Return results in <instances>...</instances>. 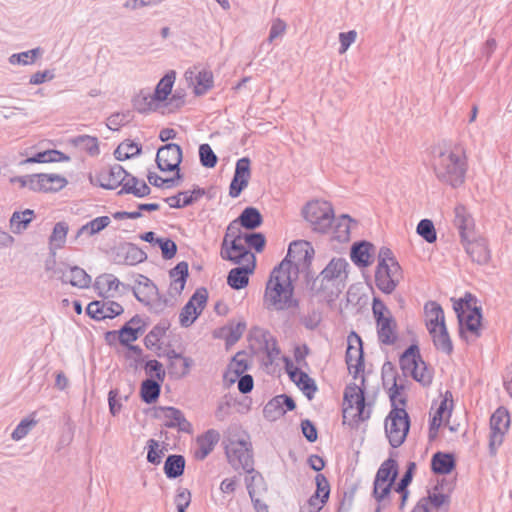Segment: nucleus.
<instances>
[{"label": "nucleus", "mask_w": 512, "mask_h": 512, "mask_svg": "<svg viewBox=\"0 0 512 512\" xmlns=\"http://www.w3.org/2000/svg\"><path fill=\"white\" fill-rule=\"evenodd\" d=\"M157 246L161 249L162 257L165 260L172 259L177 253V245L170 238H159Z\"/></svg>", "instance_id": "69168bd1"}, {"label": "nucleus", "mask_w": 512, "mask_h": 512, "mask_svg": "<svg viewBox=\"0 0 512 512\" xmlns=\"http://www.w3.org/2000/svg\"><path fill=\"white\" fill-rule=\"evenodd\" d=\"M40 54V48L31 49L17 54H12L9 58L11 64L28 65L35 62Z\"/></svg>", "instance_id": "680f3d73"}, {"label": "nucleus", "mask_w": 512, "mask_h": 512, "mask_svg": "<svg viewBox=\"0 0 512 512\" xmlns=\"http://www.w3.org/2000/svg\"><path fill=\"white\" fill-rule=\"evenodd\" d=\"M246 329L245 322H238L237 324H231L222 328V331H227L225 335L226 345H234L243 335Z\"/></svg>", "instance_id": "5fc2aeb1"}, {"label": "nucleus", "mask_w": 512, "mask_h": 512, "mask_svg": "<svg viewBox=\"0 0 512 512\" xmlns=\"http://www.w3.org/2000/svg\"><path fill=\"white\" fill-rule=\"evenodd\" d=\"M416 469V463L415 462H408L406 471L400 478L399 482L396 484L394 490L396 492H404L409 491L408 486L411 484L414 476V472Z\"/></svg>", "instance_id": "0e129e2a"}, {"label": "nucleus", "mask_w": 512, "mask_h": 512, "mask_svg": "<svg viewBox=\"0 0 512 512\" xmlns=\"http://www.w3.org/2000/svg\"><path fill=\"white\" fill-rule=\"evenodd\" d=\"M185 458L180 454H170L164 462V473L168 479H176L184 474Z\"/></svg>", "instance_id": "72a5a7b5"}, {"label": "nucleus", "mask_w": 512, "mask_h": 512, "mask_svg": "<svg viewBox=\"0 0 512 512\" xmlns=\"http://www.w3.org/2000/svg\"><path fill=\"white\" fill-rule=\"evenodd\" d=\"M36 413H31L28 417L22 419L20 423L16 426L11 434V438L15 441H19L26 437L28 433L31 431L33 427L38 423L35 418Z\"/></svg>", "instance_id": "a18cd8bd"}, {"label": "nucleus", "mask_w": 512, "mask_h": 512, "mask_svg": "<svg viewBox=\"0 0 512 512\" xmlns=\"http://www.w3.org/2000/svg\"><path fill=\"white\" fill-rule=\"evenodd\" d=\"M104 300H94L86 307V314L96 320L101 321L105 319Z\"/></svg>", "instance_id": "338daca9"}, {"label": "nucleus", "mask_w": 512, "mask_h": 512, "mask_svg": "<svg viewBox=\"0 0 512 512\" xmlns=\"http://www.w3.org/2000/svg\"><path fill=\"white\" fill-rule=\"evenodd\" d=\"M302 214L313 231L321 234L328 233L335 221L334 209L328 201H310L303 207Z\"/></svg>", "instance_id": "6e6552de"}, {"label": "nucleus", "mask_w": 512, "mask_h": 512, "mask_svg": "<svg viewBox=\"0 0 512 512\" xmlns=\"http://www.w3.org/2000/svg\"><path fill=\"white\" fill-rule=\"evenodd\" d=\"M35 217L32 209H25L22 212L15 211L10 218V228L14 234H20L27 229Z\"/></svg>", "instance_id": "4c0bfd02"}, {"label": "nucleus", "mask_w": 512, "mask_h": 512, "mask_svg": "<svg viewBox=\"0 0 512 512\" xmlns=\"http://www.w3.org/2000/svg\"><path fill=\"white\" fill-rule=\"evenodd\" d=\"M131 113L130 111L126 112H116L111 114L107 119V127L112 131H118L120 127L127 125L130 122Z\"/></svg>", "instance_id": "052dcab7"}, {"label": "nucleus", "mask_w": 512, "mask_h": 512, "mask_svg": "<svg viewBox=\"0 0 512 512\" xmlns=\"http://www.w3.org/2000/svg\"><path fill=\"white\" fill-rule=\"evenodd\" d=\"M454 226L457 228L461 242L475 236L474 232V219L467 211L466 207L462 204L456 205L454 208Z\"/></svg>", "instance_id": "a211bd4d"}, {"label": "nucleus", "mask_w": 512, "mask_h": 512, "mask_svg": "<svg viewBox=\"0 0 512 512\" xmlns=\"http://www.w3.org/2000/svg\"><path fill=\"white\" fill-rule=\"evenodd\" d=\"M348 267L349 263L346 261V259L334 257L321 271V273H323L324 279L329 280L332 282V284L338 287L340 283L347 279Z\"/></svg>", "instance_id": "6ab92c4d"}, {"label": "nucleus", "mask_w": 512, "mask_h": 512, "mask_svg": "<svg viewBox=\"0 0 512 512\" xmlns=\"http://www.w3.org/2000/svg\"><path fill=\"white\" fill-rule=\"evenodd\" d=\"M200 314V310H197V307H195L191 301H188L181 309L179 314V321L181 326H191Z\"/></svg>", "instance_id": "864d4df0"}, {"label": "nucleus", "mask_w": 512, "mask_h": 512, "mask_svg": "<svg viewBox=\"0 0 512 512\" xmlns=\"http://www.w3.org/2000/svg\"><path fill=\"white\" fill-rule=\"evenodd\" d=\"M154 102L157 101L153 99V95L144 89L140 90L139 93L132 98V106L140 114H147L155 110Z\"/></svg>", "instance_id": "ea45409f"}, {"label": "nucleus", "mask_w": 512, "mask_h": 512, "mask_svg": "<svg viewBox=\"0 0 512 512\" xmlns=\"http://www.w3.org/2000/svg\"><path fill=\"white\" fill-rule=\"evenodd\" d=\"M435 348L446 355H450L453 352V343L448 333L446 324L440 325L434 329L433 332H429Z\"/></svg>", "instance_id": "473e14b6"}, {"label": "nucleus", "mask_w": 512, "mask_h": 512, "mask_svg": "<svg viewBox=\"0 0 512 512\" xmlns=\"http://www.w3.org/2000/svg\"><path fill=\"white\" fill-rule=\"evenodd\" d=\"M314 256L312 245L304 240L290 243L285 258L272 270L266 284L265 301L276 310L298 308L299 301L293 298L294 286L292 271L297 274L300 269L309 270Z\"/></svg>", "instance_id": "f257e3e1"}, {"label": "nucleus", "mask_w": 512, "mask_h": 512, "mask_svg": "<svg viewBox=\"0 0 512 512\" xmlns=\"http://www.w3.org/2000/svg\"><path fill=\"white\" fill-rule=\"evenodd\" d=\"M461 243L473 262L479 265L488 264L491 259V252L485 238L473 236Z\"/></svg>", "instance_id": "dca6fc26"}, {"label": "nucleus", "mask_w": 512, "mask_h": 512, "mask_svg": "<svg viewBox=\"0 0 512 512\" xmlns=\"http://www.w3.org/2000/svg\"><path fill=\"white\" fill-rule=\"evenodd\" d=\"M157 291L156 285L147 276L142 274L136 275L132 292L139 302L148 305L152 296L157 293Z\"/></svg>", "instance_id": "4be33fe9"}, {"label": "nucleus", "mask_w": 512, "mask_h": 512, "mask_svg": "<svg viewBox=\"0 0 512 512\" xmlns=\"http://www.w3.org/2000/svg\"><path fill=\"white\" fill-rule=\"evenodd\" d=\"M169 276L172 279L170 283V290H174L175 293L180 294L187 282V278L189 276V266L186 261H181L176 264L169 271Z\"/></svg>", "instance_id": "c85d7f7f"}, {"label": "nucleus", "mask_w": 512, "mask_h": 512, "mask_svg": "<svg viewBox=\"0 0 512 512\" xmlns=\"http://www.w3.org/2000/svg\"><path fill=\"white\" fill-rule=\"evenodd\" d=\"M394 484L395 481L392 480V482L389 481L383 485L378 486L376 490L375 486L373 485L372 496L378 504H383V507H385L386 501L390 500V494Z\"/></svg>", "instance_id": "e2e57ef3"}, {"label": "nucleus", "mask_w": 512, "mask_h": 512, "mask_svg": "<svg viewBox=\"0 0 512 512\" xmlns=\"http://www.w3.org/2000/svg\"><path fill=\"white\" fill-rule=\"evenodd\" d=\"M402 268L398 262L376 267L375 285L384 294H392L402 280Z\"/></svg>", "instance_id": "9d476101"}, {"label": "nucleus", "mask_w": 512, "mask_h": 512, "mask_svg": "<svg viewBox=\"0 0 512 512\" xmlns=\"http://www.w3.org/2000/svg\"><path fill=\"white\" fill-rule=\"evenodd\" d=\"M121 281L113 274L104 273L96 277L93 284L97 295L103 299L114 297L113 291L120 288Z\"/></svg>", "instance_id": "5701e85b"}, {"label": "nucleus", "mask_w": 512, "mask_h": 512, "mask_svg": "<svg viewBox=\"0 0 512 512\" xmlns=\"http://www.w3.org/2000/svg\"><path fill=\"white\" fill-rule=\"evenodd\" d=\"M159 446V442L155 439H149L147 441V462L153 465H159L161 463L166 448L163 447L160 449Z\"/></svg>", "instance_id": "bf43d9fd"}, {"label": "nucleus", "mask_w": 512, "mask_h": 512, "mask_svg": "<svg viewBox=\"0 0 512 512\" xmlns=\"http://www.w3.org/2000/svg\"><path fill=\"white\" fill-rule=\"evenodd\" d=\"M433 170L439 182L456 189L465 182L468 164L464 154L444 151L435 156Z\"/></svg>", "instance_id": "20e7f679"}, {"label": "nucleus", "mask_w": 512, "mask_h": 512, "mask_svg": "<svg viewBox=\"0 0 512 512\" xmlns=\"http://www.w3.org/2000/svg\"><path fill=\"white\" fill-rule=\"evenodd\" d=\"M315 482L316 491L307 501L309 512H319L327 503L330 495V484L324 474L318 473Z\"/></svg>", "instance_id": "f3484780"}, {"label": "nucleus", "mask_w": 512, "mask_h": 512, "mask_svg": "<svg viewBox=\"0 0 512 512\" xmlns=\"http://www.w3.org/2000/svg\"><path fill=\"white\" fill-rule=\"evenodd\" d=\"M348 346L345 353V361L348 370L357 378L360 372L364 371V351L361 337L352 331L347 338Z\"/></svg>", "instance_id": "9b49d317"}, {"label": "nucleus", "mask_w": 512, "mask_h": 512, "mask_svg": "<svg viewBox=\"0 0 512 512\" xmlns=\"http://www.w3.org/2000/svg\"><path fill=\"white\" fill-rule=\"evenodd\" d=\"M425 312L429 317L426 327L429 332H433L435 328L445 323L444 311L436 301H429L425 304Z\"/></svg>", "instance_id": "f704fd0d"}, {"label": "nucleus", "mask_w": 512, "mask_h": 512, "mask_svg": "<svg viewBox=\"0 0 512 512\" xmlns=\"http://www.w3.org/2000/svg\"><path fill=\"white\" fill-rule=\"evenodd\" d=\"M69 160L70 157L67 154L56 149H49L24 159L21 164L68 162Z\"/></svg>", "instance_id": "c756f323"}, {"label": "nucleus", "mask_w": 512, "mask_h": 512, "mask_svg": "<svg viewBox=\"0 0 512 512\" xmlns=\"http://www.w3.org/2000/svg\"><path fill=\"white\" fill-rule=\"evenodd\" d=\"M157 355L165 356L168 359L169 374L177 379L186 377L194 364L192 358L186 357L172 348L166 349L163 354L157 353Z\"/></svg>", "instance_id": "ddd939ff"}, {"label": "nucleus", "mask_w": 512, "mask_h": 512, "mask_svg": "<svg viewBox=\"0 0 512 512\" xmlns=\"http://www.w3.org/2000/svg\"><path fill=\"white\" fill-rule=\"evenodd\" d=\"M358 485L351 484L347 487L343 492V498L340 502V506L338 508V512H349L354 501L355 493L357 491Z\"/></svg>", "instance_id": "774afa93"}, {"label": "nucleus", "mask_w": 512, "mask_h": 512, "mask_svg": "<svg viewBox=\"0 0 512 512\" xmlns=\"http://www.w3.org/2000/svg\"><path fill=\"white\" fill-rule=\"evenodd\" d=\"M390 373L392 377V387L389 389V398L391 401L392 409L386 417L385 421V433L388 438L389 444L393 448L401 446L410 429V417L404 408H399L397 403L402 405L406 404V398L399 397L401 391L404 389V385L397 383V373L393 364L389 361L385 362L382 367L383 382L387 374Z\"/></svg>", "instance_id": "f03ea898"}, {"label": "nucleus", "mask_w": 512, "mask_h": 512, "mask_svg": "<svg viewBox=\"0 0 512 512\" xmlns=\"http://www.w3.org/2000/svg\"><path fill=\"white\" fill-rule=\"evenodd\" d=\"M183 160V151L176 143H167L161 146L156 154L157 168L162 172H172L178 169Z\"/></svg>", "instance_id": "f8f14e48"}, {"label": "nucleus", "mask_w": 512, "mask_h": 512, "mask_svg": "<svg viewBox=\"0 0 512 512\" xmlns=\"http://www.w3.org/2000/svg\"><path fill=\"white\" fill-rule=\"evenodd\" d=\"M416 232L429 244H432L437 240V232L433 221L430 219L420 220L417 224Z\"/></svg>", "instance_id": "09e8293b"}, {"label": "nucleus", "mask_w": 512, "mask_h": 512, "mask_svg": "<svg viewBox=\"0 0 512 512\" xmlns=\"http://www.w3.org/2000/svg\"><path fill=\"white\" fill-rule=\"evenodd\" d=\"M69 143L75 147H81L90 156L100 154L98 138L90 135H78L69 139Z\"/></svg>", "instance_id": "58836bf2"}, {"label": "nucleus", "mask_w": 512, "mask_h": 512, "mask_svg": "<svg viewBox=\"0 0 512 512\" xmlns=\"http://www.w3.org/2000/svg\"><path fill=\"white\" fill-rule=\"evenodd\" d=\"M142 153V145L131 140H124L114 151V156L118 161H124Z\"/></svg>", "instance_id": "a19ab883"}, {"label": "nucleus", "mask_w": 512, "mask_h": 512, "mask_svg": "<svg viewBox=\"0 0 512 512\" xmlns=\"http://www.w3.org/2000/svg\"><path fill=\"white\" fill-rule=\"evenodd\" d=\"M144 370L146 374L149 375V378L164 382L166 372L163 368V364L160 361L156 359L146 361Z\"/></svg>", "instance_id": "13d9d810"}, {"label": "nucleus", "mask_w": 512, "mask_h": 512, "mask_svg": "<svg viewBox=\"0 0 512 512\" xmlns=\"http://www.w3.org/2000/svg\"><path fill=\"white\" fill-rule=\"evenodd\" d=\"M68 224L64 221L57 222L54 227L52 234L50 235L49 242L56 248H61L65 244L66 236L68 233Z\"/></svg>", "instance_id": "3c124183"}, {"label": "nucleus", "mask_w": 512, "mask_h": 512, "mask_svg": "<svg viewBox=\"0 0 512 512\" xmlns=\"http://www.w3.org/2000/svg\"><path fill=\"white\" fill-rule=\"evenodd\" d=\"M236 221L247 230H255L263 223V217L260 211L252 206L246 207Z\"/></svg>", "instance_id": "c9c22d12"}, {"label": "nucleus", "mask_w": 512, "mask_h": 512, "mask_svg": "<svg viewBox=\"0 0 512 512\" xmlns=\"http://www.w3.org/2000/svg\"><path fill=\"white\" fill-rule=\"evenodd\" d=\"M91 276L81 267L72 266V278L69 284L77 288H88L91 284Z\"/></svg>", "instance_id": "603ef678"}, {"label": "nucleus", "mask_w": 512, "mask_h": 512, "mask_svg": "<svg viewBox=\"0 0 512 512\" xmlns=\"http://www.w3.org/2000/svg\"><path fill=\"white\" fill-rule=\"evenodd\" d=\"M196 86L194 93L197 96L206 94L210 89L213 88V74L209 70H202L196 76Z\"/></svg>", "instance_id": "49530a36"}, {"label": "nucleus", "mask_w": 512, "mask_h": 512, "mask_svg": "<svg viewBox=\"0 0 512 512\" xmlns=\"http://www.w3.org/2000/svg\"><path fill=\"white\" fill-rule=\"evenodd\" d=\"M377 325V336L380 343L384 345H393L397 340V323L392 315L375 321Z\"/></svg>", "instance_id": "a878e982"}, {"label": "nucleus", "mask_w": 512, "mask_h": 512, "mask_svg": "<svg viewBox=\"0 0 512 512\" xmlns=\"http://www.w3.org/2000/svg\"><path fill=\"white\" fill-rule=\"evenodd\" d=\"M158 410L164 413L166 421L164 426L167 428H177L178 431L184 433H192V424L185 418L183 412L175 407H159Z\"/></svg>", "instance_id": "aec40b11"}, {"label": "nucleus", "mask_w": 512, "mask_h": 512, "mask_svg": "<svg viewBox=\"0 0 512 512\" xmlns=\"http://www.w3.org/2000/svg\"><path fill=\"white\" fill-rule=\"evenodd\" d=\"M373 250L374 245L368 241L355 242L350 250V258L356 266L367 267L372 263L371 252Z\"/></svg>", "instance_id": "393cba45"}, {"label": "nucleus", "mask_w": 512, "mask_h": 512, "mask_svg": "<svg viewBox=\"0 0 512 512\" xmlns=\"http://www.w3.org/2000/svg\"><path fill=\"white\" fill-rule=\"evenodd\" d=\"M244 355V352H238L229 364V372L234 374V377L230 378L231 382H235L249 368L248 360L244 358Z\"/></svg>", "instance_id": "8fccbe9b"}, {"label": "nucleus", "mask_w": 512, "mask_h": 512, "mask_svg": "<svg viewBox=\"0 0 512 512\" xmlns=\"http://www.w3.org/2000/svg\"><path fill=\"white\" fill-rule=\"evenodd\" d=\"M40 181L45 186L44 192H58L66 187L68 181L58 174L38 173Z\"/></svg>", "instance_id": "79ce46f5"}, {"label": "nucleus", "mask_w": 512, "mask_h": 512, "mask_svg": "<svg viewBox=\"0 0 512 512\" xmlns=\"http://www.w3.org/2000/svg\"><path fill=\"white\" fill-rule=\"evenodd\" d=\"M399 365L405 376L410 375L415 381L424 387L431 385L433 371L427 367L422 359L419 346L409 345L399 357Z\"/></svg>", "instance_id": "39448f33"}, {"label": "nucleus", "mask_w": 512, "mask_h": 512, "mask_svg": "<svg viewBox=\"0 0 512 512\" xmlns=\"http://www.w3.org/2000/svg\"><path fill=\"white\" fill-rule=\"evenodd\" d=\"M145 332V325H142V327H135L132 328L128 325H123L118 330V341L121 345H129V343H132L136 341L141 334Z\"/></svg>", "instance_id": "de8ad7c7"}, {"label": "nucleus", "mask_w": 512, "mask_h": 512, "mask_svg": "<svg viewBox=\"0 0 512 512\" xmlns=\"http://www.w3.org/2000/svg\"><path fill=\"white\" fill-rule=\"evenodd\" d=\"M170 328V322L167 319H161L145 336L144 345L147 349L159 350L161 346L159 342Z\"/></svg>", "instance_id": "7c9ffc66"}, {"label": "nucleus", "mask_w": 512, "mask_h": 512, "mask_svg": "<svg viewBox=\"0 0 512 512\" xmlns=\"http://www.w3.org/2000/svg\"><path fill=\"white\" fill-rule=\"evenodd\" d=\"M241 239H244L247 246L254 249L257 253H261L266 245L265 235L261 232L242 234Z\"/></svg>", "instance_id": "4d7b16f0"}, {"label": "nucleus", "mask_w": 512, "mask_h": 512, "mask_svg": "<svg viewBox=\"0 0 512 512\" xmlns=\"http://www.w3.org/2000/svg\"><path fill=\"white\" fill-rule=\"evenodd\" d=\"M305 285L311 297H317L321 301H329L340 293L339 287H336L332 282L324 279L323 273L317 276L310 271H306Z\"/></svg>", "instance_id": "1a4fd4ad"}, {"label": "nucleus", "mask_w": 512, "mask_h": 512, "mask_svg": "<svg viewBox=\"0 0 512 512\" xmlns=\"http://www.w3.org/2000/svg\"><path fill=\"white\" fill-rule=\"evenodd\" d=\"M476 302V298L467 293L464 298L457 300L453 308L457 314L459 322V334L463 337L464 329L479 337L481 335L480 326L482 321V308L471 306V302Z\"/></svg>", "instance_id": "0eeeda50"}, {"label": "nucleus", "mask_w": 512, "mask_h": 512, "mask_svg": "<svg viewBox=\"0 0 512 512\" xmlns=\"http://www.w3.org/2000/svg\"><path fill=\"white\" fill-rule=\"evenodd\" d=\"M118 256L123 258L119 263L130 266L140 264L147 260L146 252L133 243H127L125 246L121 247Z\"/></svg>", "instance_id": "cd10ccee"}, {"label": "nucleus", "mask_w": 512, "mask_h": 512, "mask_svg": "<svg viewBox=\"0 0 512 512\" xmlns=\"http://www.w3.org/2000/svg\"><path fill=\"white\" fill-rule=\"evenodd\" d=\"M175 78V71L171 70L167 72L157 83L153 93V99H155L157 102H163L167 100L168 96L172 92Z\"/></svg>", "instance_id": "e433bc0d"}, {"label": "nucleus", "mask_w": 512, "mask_h": 512, "mask_svg": "<svg viewBox=\"0 0 512 512\" xmlns=\"http://www.w3.org/2000/svg\"><path fill=\"white\" fill-rule=\"evenodd\" d=\"M242 233H238L235 239L230 243V249H221L220 255L222 259L231 261L235 264H241L246 261V265L231 269L227 276V284L234 290H241L247 287L249 283V275L254 272L256 266V258L250 250L241 244Z\"/></svg>", "instance_id": "7ed1b4c3"}, {"label": "nucleus", "mask_w": 512, "mask_h": 512, "mask_svg": "<svg viewBox=\"0 0 512 512\" xmlns=\"http://www.w3.org/2000/svg\"><path fill=\"white\" fill-rule=\"evenodd\" d=\"M127 176H129V173L123 166L114 164L96 174V184L103 189L114 190L121 186Z\"/></svg>", "instance_id": "2eb2a0df"}, {"label": "nucleus", "mask_w": 512, "mask_h": 512, "mask_svg": "<svg viewBox=\"0 0 512 512\" xmlns=\"http://www.w3.org/2000/svg\"><path fill=\"white\" fill-rule=\"evenodd\" d=\"M296 408L294 399L287 394H280L269 400L263 409L264 417L269 421H276L288 411Z\"/></svg>", "instance_id": "4468645a"}, {"label": "nucleus", "mask_w": 512, "mask_h": 512, "mask_svg": "<svg viewBox=\"0 0 512 512\" xmlns=\"http://www.w3.org/2000/svg\"><path fill=\"white\" fill-rule=\"evenodd\" d=\"M456 468V458L453 453L438 451L432 455L431 471L436 475L450 474Z\"/></svg>", "instance_id": "b1692460"}, {"label": "nucleus", "mask_w": 512, "mask_h": 512, "mask_svg": "<svg viewBox=\"0 0 512 512\" xmlns=\"http://www.w3.org/2000/svg\"><path fill=\"white\" fill-rule=\"evenodd\" d=\"M510 425V414L504 407H498L490 418V430L507 432Z\"/></svg>", "instance_id": "37998d69"}, {"label": "nucleus", "mask_w": 512, "mask_h": 512, "mask_svg": "<svg viewBox=\"0 0 512 512\" xmlns=\"http://www.w3.org/2000/svg\"><path fill=\"white\" fill-rule=\"evenodd\" d=\"M352 218L349 215L343 214L337 220L333 228V239L338 242H347L350 240V222Z\"/></svg>", "instance_id": "c03bdc74"}, {"label": "nucleus", "mask_w": 512, "mask_h": 512, "mask_svg": "<svg viewBox=\"0 0 512 512\" xmlns=\"http://www.w3.org/2000/svg\"><path fill=\"white\" fill-rule=\"evenodd\" d=\"M398 463L393 458H388L379 467L374 478L375 490L378 486L383 485L389 481H396L398 477Z\"/></svg>", "instance_id": "bb28decb"}, {"label": "nucleus", "mask_w": 512, "mask_h": 512, "mask_svg": "<svg viewBox=\"0 0 512 512\" xmlns=\"http://www.w3.org/2000/svg\"><path fill=\"white\" fill-rule=\"evenodd\" d=\"M220 433L215 429H208L196 439L198 448L195 451L197 460H204L214 450L216 444L220 441Z\"/></svg>", "instance_id": "412c9836"}, {"label": "nucleus", "mask_w": 512, "mask_h": 512, "mask_svg": "<svg viewBox=\"0 0 512 512\" xmlns=\"http://www.w3.org/2000/svg\"><path fill=\"white\" fill-rule=\"evenodd\" d=\"M228 463L234 470L251 473L254 466L252 443L244 438L228 436L222 442Z\"/></svg>", "instance_id": "423d86ee"}, {"label": "nucleus", "mask_w": 512, "mask_h": 512, "mask_svg": "<svg viewBox=\"0 0 512 512\" xmlns=\"http://www.w3.org/2000/svg\"><path fill=\"white\" fill-rule=\"evenodd\" d=\"M162 383L159 380L147 378L140 385V398L146 404L155 403L161 394Z\"/></svg>", "instance_id": "2f4dec72"}, {"label": "nucleus", "mask_w": 512, "mask_h": 512, "mask_svg": "<svg viewBox=\"0 0 512 512\" xmlns=\"http://www.w3.org/2000/svg\"><path fill=\"white\" fill-rule=\"evenodd\" d=\"M200 164L205 168H214L217 165L218 157L207 143L199 146Z\"/></svg>", "instance_id": "6e6d98bb"}]
</instances>
